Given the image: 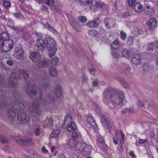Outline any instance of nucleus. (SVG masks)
Returning a JSON list of instances; mask_svg holds the SVG:
<instances>
[{"instance_id": "58836bf2", "label": "nucleus", "mask_w": 158, "mask_h": 158, "mask_svg": "<svg viewBox=\"0 0 158 158\" xmlns=\"http://www.w3.org/2000/svg\"><path fill=\"white\" fill-rule=\"evenodd\" d=\"M46 5L50 6H53L54 5V1H42Z\"/></svg>"}, {"instance_id": "bf43d9fd", "label": "nucleus", "mask_w": 158, "mask_h": 158, "mask_svg": "<svg viewBox=\"0 0 158 158\" xmlns=\"http://www.w3.org/2000/svg\"><path fill=\"white\" fill-rule=\"evenodd\" d=\"M143 68L144 70L147 71H149V67L148 64H145L143 65Z\"/></svg>"}, {"instance_id": "2eb2a0df", "label": "nucleus", "mask_w": 158, "mask_h": 158, "mask_svg": "<svg viewBox=\"0 0 158 158\" xmlns=\"http://www.w3.org/2000/svg\"><path fill=\"white\" fill-rule=\"evenodd\" d=\"M105 26L107 29L113 28L115 26V21L112 18H107L104 21Z\"/></svg>"}, {"instance_id": "5fc2aeb1", "label": "nucleus", "mask_w": 158, "mask_h": 158, "mask_svg": "<svg viewBox=\"0 0 158 158\" xmlns=\"http://www.w3.org/2000/svg\"><path fill=\"white\" fill-rule=\"evenodd\" d=\"M33 158H42V157L36 152L33 153Z\"/></svg>"}, {"instance_id": "bb28decb", "label": "nucleus", "mask_w": 158, "mask_h": 158, "mask_svg": "<svg viewBox=\"0 0 158 158\" xmlns=\"http://www.w3.org/2000/svg\"><path fill=\"white\" fill-rule=\"evenodd\" d=\"M55 100V98L52 94H48L45 97V101L49 103H53Z\"/></svg>"}, {"instance_id": "c756f323", "label": "nucleus", "mask_w": 158, "mask_h": 158, "mask_svg": "<svg viewBox=\"0 0 158 158\" xmlns=\"http://www.w3.org/2000/svg\"><path fill=\"white\" fill-rule=\"evenodd\" d=\"M48 49H49L48 55L50 57H52L54 56L57 50V48L55 47Z\"/></svg>"}, {"instance_id": "680f3d73", "label": "nucleus", "mask_w": 158, "mask_h": 158, "mask_svg": "<svg viewBox=\"0 0 158 158\" xmlns=\"http://www.w3.org/2000/svg\"><path fill=\"white\" fill-rule=\"evenodd\" d=\"M47 120L48 121L49 125L51 126H52L53 125V120L51 118H48L47 119Z\"/></svg>"}, {"instance_id": "aec40b11", "label": "nucleus", "mask_w": 158, "mask_h": 158, "mask_svg": "<svg viewBox=\"0 0 158 158\" xmlns=\"http://www.w3.org/2000/svg\"><path fill=\"white\" fill-rule=\"evenodd\" d=\"M100 116L101 118V122L104 125L105 127L108 129L110 133V129H111V126L108 125L106 117L104 115H101Z\"/></svg>"}, {"instance_id": "79ce46f5", "label": "nucleus", "mask_w": 158, "mask_h": 158, "mask_svg": "<svg viewBox=\"0 0 158 158\" xmlns=\"http://www.w3.org/2000/svg\"><path fill=\"white\" fill-rule=\"evenodd\" d=\"M50 87V85L48 82H43L42 85V88L45 89H47L49 88Z\"/></svg>"}, {"instance_id": "393cba45", "label": "nucleus", "mask_w": 158, "mask_h": 158, "mask_svg": "<svg viewBox=\"0 0 158 158\" xmlns=\"http://www.w3.org/2000/svg\"><path fill=\"white\" fill-rule=\"evenodd\" d=\"M120 134L121 136L122 140V141L121 140L120 135L119 134L118 131L117 130L115 131V136L116 138L121 143L122 141L123 142L124 141L125 136L123 132L122 131H120Z\"/></svg>"}, {"instance_id": "6ab92c4d", "label": "nucleus", "mask_w": 158, "mask_h": 158, "mask_svg": "<svg viewBox=\"0 0 158 158\" xmlns=\"http://www.w3.org/2000/svg\"><path fill=\"white\" fill-rule=\"evenodd\" d=\"M146 24L150 29L154 28L157 26V21L154 18H151L146 22Z\"/></svg>"}, {"instance_id": "9d476101", "label": "nucleus", "mask_w": 158, "mask_h": 158, "mask_svg": "<svg viewBox=\"0 0 158 158\" xmlns=\"http://www.w3.org/2000/svg\"><path fill=\"white\" fill-rule=\"evenodd\" d=\"M17 143L21 146L25 145L32 146L34 145V143L31 139L29 138H17L16 139Z\"/></svg>"}, {"instance_id": "c03bdc74", "label": "nucleus", "mask_w": 158, "mask_h": 158, "mask_svg": "<svg viewBox=\"0 0 158 158\" xmlns=\"http://www.w3.org/2000/svg\"><path fill=\"white\" fill-rule=\"evenodd\" d=\"M121 84L123 87L129 89L130 88V85L129 84L125 81L122 82V84Z\"/></svg>"}, {"instance_id": "f704fd0d", "label": "nucleus", "mask_w": 158, "mask_h": 158, "mask_svg": "<svg viewBox=\"0 0 158 158\" xmlns=\"http://www.w3.org/2000/svg\"><path fill=\"white\" fill-rule=\"evenodd\" d=\"M122 54L123 56L126 57L127 59L130 57V52L128 50L126 49L123 50L122 52Z\"/></svg>"}, {"instance_id": "0e129e2a", "label": "nucleus", "mask_w": 158, "mask_h": 158, "mask_svg": "<svg viewBox=\"0 0 158 158\" xmlns=\"http://www.w3.org/2000/svg\"><path fill=\"white\" fill-rule=\"evenodd\" d=\"M130 14L128 12H126L125 13H124L123 15V17L124 18H126L128 16H130Z\"/></svg>"}, {"instance_id": "de8ad7c7", "label": "nucleus", "mask_w": 158, "mask_h": 158, "mask_svg": "<svg viewBox=\"0 0 158 158\" xmlns=\"http://www.w3.org/2000/svg\"><path fill=\"white\" fill-rule=\"evenodd\" d=\"M120 34L121 35V38L123 40L126 39L127 35L126 33L123 31H120Z\"/></svg>"}, {"instance_id": "6e6552de", "label": "nucleus", "mask_w": 158, "mask_h": 158, "mask_svg": "<svg viewBox=\"0 0 158 158\" xmlns=\"http://www.w3.org/2000/svg\"><path fill=\"white\" fill-rule=\"evenodd\" d=\"M37 88L36 85L33 86V87L30 86L28 87L27 90V94L30 96H36V99L38 100L39 99L38 98H37V96L39 97V99L41 98V93L40 92L37 93L36 89Z\"/></svg>"}, {"instance_id": "72a5a7b5", "label": "nucleus", "mask_w": 158, "mask_h": 158, "mask_svg": "<svg viewBox=\"0 0 158 158\" xmlns=\"http://www.w3.org/2000/svg\"><path fill=\"white\" fill-rule=\"evenodd\" d=\"M119 47L118 41L117 40H115L112 43L111 46L112 49L113 50L118 48Z\"/></svg>"}, {"instance_id": "412c9836", "label": "nucleus", "mask_w": 158, "mask_h": 158, "mask_svg": "<svg viewBox=\"0 0 158 158\" xmlns=\"http://www.w3.org/2000/svg\"><path fill=\"white\" fill-rule=\"evenodd\" d=\"M131 60L135 64L139 65L141 61V57L138 54H134L131 58Z\"/></svg>"}, {"instance_id": "69168bd1", "label": "nucleus", "mask_w": 158, "mask_h": 158, "mask_svg": "<svg viewBox=\"0 0 158 158\" xmlns=\"http://www.w3.org/2000/svg\"><path fill=\"white\" fill-rule=\"evenodd\" d=\"M116 80L120 82L121 84H122V82L124 81L125 80H123L120 77H117L116 78Z\"/></svg>"}, {"instance_id": "ddd939ff", "label": "nucleus", "mask_w": 158, "mask_h": 158, "mask_svg": "<svg viewBox=\"0 0 158 158\" xmlns=\"http://www.w3.org/2000/svg\"><path fill=\"white\" fill-rule=\"evenodd\" d=\"M17 118L19 120L24 123H27L30 119V117L28 115L22 111L18 113Z\"/></svg>"}, {"instance_id": "a18cd8bd", "label": "nucleus", "mask_w": 158, "mask_h": 158, "mask_svg": "<svg viewBox=\"0 0 158 158\" xmlns=\"http://www.w3.org/2000/svg\"><path fill=\"white\" fill-rule=\"evenodd\" d=\"M136 1H127V4L129 6L133 7Z\"/></svg>"}, {"instance_id": "09e8293b", "label": "nucleus", "mask_w": 158, "mask_h": 158, "mask_svg": "<svg viewBox=\"0 0 158 158\" xmlns=\"http://www.w3.org/2000/svg\"><path fill=\"white\" fill-rule=\"evenodd\" d=\"M113 57L116 59H118L120 56V55L114 52H113L111 53Z\"/></svg>"}, {"instance_id": "7c9ffc66", "label": "nucleus", "mask_w": 158, "mask_h": 158, "mask_svg": "<svg viewBox=\"0 0 158 158\" xmlns=\"http://www.w3.org/2000/svg\"><path fill=\"white\" fill-rule=\"evenodd\" d=\"M89 34L92 37H98L99 35L98 32L95 30H92L88 32Z\"/></svg>"}, {"instance_id": "0eeeda50", "label": "nucleus", "mask_w": 158, "mask_h": 158, "mask_svg": "<svg viewBox=\"0 0 158 158\" xmlns=\"http://www.w3.org/2000/svg\"><path fill=\"white\" fill-rule=\"evenodd\" d=\"M35 34L37 38V46L39 49V50L42 52L44 51V47L43 45L44 40L42 39L43 37V34L38 32H35Z\"/></svg>"}, {"instance_id": "f3484780", "label": "nucleus", "mask_w": 158, "mask_h": 158, "mask_svg": "<svg viewBox=\"0 0 158 158\" xmlns=\"http://www.w3.org/2000/svg\"><path fill=\"white\" fill-rule=\"evenodd\" d=\"M40 57L39 52H36L31 53L29 57L33 62L36 63L40 60Z\"/></svg>"}, {"instance_id": "37998d69", "label": "nucleus", "mask_w": 158, "mask_h": 158, "mask_svg": "<svg viewBox=\"0 0 158 158\" xmlns=\"http://www.w3.org/2000/svg\"><path fill=\"white\" fill-rule=\"evenodd\" d=\"M3 3L4 6L6 8L10 7L11 6L10 2L8 1H3Z\"/></svg>"}, {"instance_id": "e433bc0d", "label": "nucleus", "mask_w": 158, "mask_h": 158, "mask_svg": "<svg viewBox=\"0 0 158 158\" xmlns=\"http://www.w3.org/2000/svg\"><path fill=\"white\" fill-rule=\"evenodd\" d=\"M20 34H21V37L27 40L29 39L31 36V35L28 33L21 32L19 34L20 35Z\"/></svg>"}, {"instance_id": "39448f33", "label": "nucleus", "mask_w": 158, "mask_h": 158, "mask_svg": "<svg viewBox=\"0 0 158 158\" xmlns=\"http://www.w3.org/2000/svg\"><path fill=\"white\" fill-rule=\"evenodd\" d=\"M14 43L12 40L3 42L0 41V50L5 52H8L13 48Z\"/></svg>"}, {"instance_id": "c9c22d12", "label": "nucleus", "mask_w": 158, "mask_h": 158, "mask_svg": "<svg viewBox=\"0 0 158 158\" xmlns=\"http://www.w3.org/2000/svg\"><path fill=\"white\" fill-rule=\"evenodd\" d=\"M19 71L23 76L24 79H26L28 78L29 75L26 71L21 69H19Z\"/></svg>"}, {"instance_id": "13d9d810", "label": "nucleus", "mask_w": 158, "mask_h": 158, "mask_svg": "<svg viewBox=\"0 0 158 158\" xmlns=\"http://www.w3.org/2000/svg\"><path fill=\"white\" fill-rule=\"evenodd\" d=\"M40 129L39 128H37L35 130V134L37 136H38L40 135Z\"/></svg>"}, {"instance_id": "864d4df0", "label": "nucleus", "mask_w": 158, "mask_h": 158, "mask_svg": "<svg viewBox=\"0 0 158 158\" xmlns=\"http://www.w3.org/2000/svg\"><path fill=\"white\" fill-rule=\"evenodd\" d=\"M99 145L101 147H102L104 148L106 150L108 149V147L107 146L105 143L104 142H101L100 143Z\"/></svg>"}, {"instance_id": "a878e982", "label": "nucleus", "mask_w": 158, "mask_h": 158, "mask_svg": "<svg viewBox=\"0 0 158 158\" xmlns=\"http://www.w3.org/2000/svg\"><path fill=\"white\" fill-rule=\"evenodd\" d=\"M9 40L8 35L6 32H3L0 34V41H6Z\"/></svg>"}, {"instance_id": "c85d7f7f", "label": "nucleus", "mask_w": 158, "mask_h": 158, "mask_svg": "<svg viewBox=\"0 0 158 158\" xmlns=\"http://www.w3.org/2000/svg\"><path fill=\"white\" fill-rule=\"evenodd\" d=\"M62 89L60 85H57L56 87V94L57 97H60L62 95Z\"/></svg>"}, {"instance_id": "473e14b6", "label": "nucleus", "mask_w": 158, "mask_h": 158, "mask_svg": "<svg viewBox=\"0 0 158 158\" xmlns=\"http://www.w3.org/2000/svg\"><path fill=\"white\" fill-rule=\"evenodd\" d=\"M49 72L50 75L52 77L56 76V71L55 68L51 67L49 70Z\"/></svg>"}, {"instance_id": "423d86ee", "label": "nucleus", "mask_w": 158, "mask_h": 158, "mask_svg": "<svg viewBox=\"0 0 158 158\" xmlns=\"http://www.w3.org/2000/svg\"><path fill=\"white\" fill-rule=\"evenodd\" d=\"M12 94L15 96L16 100H18L19 98V94L18 91L15 90L13 91L12 92ZM11 106L12 108L16 110L23 109L24 107L23 103L18 100L15 101L14 104L13 105Z\"/></svg>"}, {"instance_id": "a19ab883", "label": "nucleus", "mask_w": 158, "mask_h": 158, "mask_svg": "<svg viewBox=\"0 0 158 158\" xmlns=\"http://www.w3.org/2000/svg\"><path fill=\"white\" fill-rule=\"evenodd\" d=\"M77 19L80 22L82 23L85 22L87 20V19L86 16H80L78 17Z\"/></svg>"}, {"instance_id": "dca6fc26", "label": "nucleus", "mask_w": 158, "mask_h": 158, "mask_svg": "<svg viewBox=\"0 0 158 158\" xmlns=\"http://www.w3.org/2000/svg\"><path fill=\"white\" fill-rule=\"evenodd\" d=\"M82 143V146L84 147L83 148L81 151V154L83 155H86L90 153L91 152V148L90 146L88 145H86L84 143Z\"/></svg>"}, {"instance_id": "a211bd4d", "label": "nucleus", "mask_w": 158, "mask_h": 158, "mask_svg": "<svg viewBox=\"0 0 158 158\" xmlns=\"http://www.w3.org/2000/svg\"><path fill=\"white\" fill-rule=\"evenodd\" d=\"M100 22L99 19H97L88 21L87 22V25L90 28L96 27L98 25Z\"/></svg>"}, {"instance_id": "9b49d317", "label": "nucleus", "mask_w": 158, "mask_h": 158, "mask_svg": "<svg viewBox=\"0 0 158 158\" xmlns=\"http://www.w3.org/2000/svg\"><path fill=\"white\" fill-rule=\"evenodd\" d=\"M20 77V76L18 73L13 72L11 73L10 75V78L9 80V85L12 86H15V84L14 81L19 79Z\"/></svg>"}, {"instance_id": "f257e3e1", "label": "nucleus", "mask_w": 158, "mask_h": 158, "mask_svg": "<svg viewBox=\"0 0 158 158\" xmlns=\"http://www.w3.org/2000/svg\"><path fill=\"white\" fill-rule=\"evenodd\" d=\"M103 95L107 98L110 99V103L113 106L111 108H117L123 103L125 99V96L124 93L119 91L114 93V90L112 88L106 89Z\"/></svg>"}, {"instance_id": "ea45409f", "label": "nucleus", "mask_w": 158, "mask_h": 158, "mask_svg": "<svg viewBox=\"0 0 158 158\" xmlns=\"http://www.w3.org/2000/svg\"><path fill=\"white\" fill-rule=\"evenodd\" d=\"M156 47L155 44V43H151L148 44V50L152 51L154 48Z\"/></svg>"}, {"instance_id": "3c124183", "label": "nucleus", "mask_w": 158, "mask_h": 158, "mask_svg": "<svg viewBox=\"0 0 158 158\" xmlns=\"http://www.w3.org/2000/svg\"><path fill=\"white\" fill-rule=\"evenodd\" d=\"M0 141L2 143H6L8 142V139H5L0 136Z\"/></svg>"}, {"instance_id": "cd10ccee", "label": "nucleus", "mask_w": 158, "mask_h": 158, "mask_svg": "<svg viewBox=\"0 0 158 158\" xmlns=\"http://www.w3.org/2000/svg\"><path fill=\"white\" fill-rule=\"evenodd\" d=\"M133 7L135 10L138 12H140L143 10L142 5L140 3L138 2H135L134 4Z\"/></svg>"}, {"instance_id": "f03ea898", "label": "nucleus", "mask_w": 158, "mask_h": 158, "mask_svg": "<svg viewBox=\"0 0 158 158\" xmlns=\"http://www.w3.org/2000/svg\"><path fill=\"white\" fill-rule=\"evenodd\" d=\"M62 127L64 128H66L69 131H74L77 130V127L73 121L72 117L70 114H68L65 116Z\"/></svg>"}, {"instance_id": "6e6d98bb", "label": "nucleus", "mask_w": 158, "mask_h": 158, "mask_svg": "<svg viewBox=\"0 0 158 158\" xmlns=\"http://www.w3.org/2000/svg\"><path fill=\"white\" fill-rule=\"evenodd\" d=\"M6 62V64L10 66H12L14 64V62L11 60H7Z\"/></svg>"}, {"instance_id": "7ed1b4c3", "label": "nucleus", "mask_w": 158, "mask_h": 158, "mask_svg": "<svg viewBox=\"0 0 158 158\" xmlns=\"http://www.w3.org/2000/svg\"><path fill=\"white\" fill-rule=\"evenodd\" d=\"M29 111L31 114H33V116L35 117L36 121H38L41 115V110L40 104L37 102H34L32 106L29 108Z\"/></svg>"}, {"instance_id": "774afa93", "label": "nucleus", "mask_w": 158, "mask_h": 158, "mask_svg": "<svg viewBox=\"0 0 158 158\" xmlns=\"http://www.w3.org/2000/svg\"><path fill=\"white\" fill-rule=\"evenodd\" d=\"M41 150H42V152L44 153H46L48 152V150L45 148V147L44 146L42 148Z\"/></svg>"}, {"instance_id": "f8f14e48", "label": "nucleus", "mask_w": 158, "mask_h": 158, "mask_svg": "<svg viewBox=\"0 0 158 158\" xmlns=\"http://www.w3.org/2000/svg\"><path fill=\"white\" fill-rule=\"evenodd\" d=\"M68 145L70 148H73L74 150L76 151L79 150L81 149V146H82V143H77L75 140L71 139L69 141Z\"/></svg>"}, {"instance_id": "8fccbe9b", "label": "nucleus", "mask_w": 158, "mask_h": 158, "mask_svg": "<svg viewBox=\"0 0 158 158\" xmlns=\"http://www.w3.org/2000/svg\"><path fill=\"white\" fill-rule=\"evenodd\" d=\"M75 132H73L72 134V137L73 139H76L77 138L79 135V133L78 132H77L76 131Z\"/></svg>"}, {"instance_id": "603ef678", "label": "nucleus", "mask_w": 158, "mask_h": 158, "mask_svg": "<svg viewBox=\"0 0 158 158\" xmlns=\"http://www.w3.org/2000/svg\"><path fill=\"white\" fill-rule=\"evenodd\" d=\"M46 27L48 29V30L50 31H52L54 28V27L51 26L48 23H47L46 24Z\"/></svg>"}, {"instance_id": "052dcab7", "label": "nucleus", "mask_w": 158, "mask_h": 158, "mask_svg": "<svg viewBox=\"0 0 158 158\" xmlns=\"http://www.w3.org/2000/svg\"><path fill=\"white\" fill-rule=\"evenodd\" d=\"M126 110L127 111V112L129 113H132L134 112V110L133 108H126Z\"/></svg>"}, {"instance_id": "e2e57ef3", "label": "nucleus", "mask_w": 158, "mask_h": 158, "mask_svg": "<svg viewBox=\"0 0 158 158\" xmlns=\"http://www.w3.org/2000/svg\"><path fill=\"white\" fill-rule=\"evenodd\" d=\"M14 16L17 18L19 19L22 15L19 13H15L14 14Z\"/></svg>"}, {"instance_id": "4468645a", "label": "nucleus", "mask_w": 158, "mask_h": 158, "mask_svg": "<svg viewBox=\"0 0 158 158\" xmlns=\"http://www.w3.org/2000/svg\"><path fill=\"white\" fill-rule=\"evenodd\" d=\"M23 53V51L21 48H15L14 55L17 59L22 60L24 57Z\"/></svg>"}, {"instance_id": "2f4dec72", "label": "nucleus", "mask_w": 158, "mask_h": 158, "mask_svg": "<svg viewBox=\"0 0 158 158\" xmlns=\"http://www.w3.org/2000/svg\"><path fill=\"white\" fill-rule=\"evenodd\" d=\"M60 131L58 130H54L51 133L50 137L51 138H57L59 135Z\"/></svg>"}, {"instance_id": "4d7b16f0", "label": "nucleus", "mask_w": 158, "mask_h": 158, "mask_svg": "<svg viewBox=\"0 0 158 158\" xmlns=\"http://www.w3.org/2000/svg\"><path fill=\"white\" fill-rule=\"evenodd\" d=\"M144 105V102L143 101H139L137 103V105L139 107H143Z\"/></svg>"}, {"instance_id": "338daca9", "label": "nucleus", "mask_w": 158, "mask_h": 158, "mask_svg": "<svg viewBox=\"0 0 158 158\" xmlns=\"http://www.w3.org/2000/svg\"><path fill=\"white\" fill-rule=\"evenodd\" d=\"M147 140L146 139H139V143L141 144H143L147 142Z\"/></svg>"}, {"instance_id": "20e7f679", "label": "nucleus", "mask_w": 158, "mask_h": 158, "mask_svg": "<svg viewBox=\"0 0 158 158\" xmlns=\"http://www.w3.org/2000/svg\"><path fill=\"white\" fill-rule=\"evenodd\" d=\"M80 5L84 6L91 4V9L96 10L97 9L101 8L105 5L104 3L101 1H79Z\"/></svg>"}, {"instance_id": "5701e85b", "label": "nucleus", "mask_w": 158, "mask_h": 158, "mask_svg": "<svg viewBox=\"0 0 158 158\" xmlns=\"http://www.w3.org/2000/svg\"><path fill=\"white\" fill-rule=\"evenodd\" d=\"M7 114L9 120L13 121L16 116V114L15 110H12L11 109H9L7 111Z\"/></svg>"}, {"instance_id": "b1692460", "label": "nucleus", "mask_w": 158, "mask_h": 158, "mask_svg": "<svg viewBox=\"0 0 158 158\" xmlns=\"http://www.w3.org/2000/svg\"><path fill=\"white\" fill-rule=\"evenodd\" d=\"M154 10L150 6H146V8L145 10V14L148 17H150L153 15L154 12Z\"/></svg>"}, {"instance_id": "4c0bfd02", "label": "nucleus", "mask_w": 158, "mask_h": 158, "mask_svg": "<svg viewBox=\"0 0 158 158\" xmlns=\"http://www.w3.org/2000/svg\"><path fill=\"white\" fill-rule=\"evenodd\" d=\"M87 120L89 123L93 127L96 126V123L93 118L89 117L87 118Z\"/></svg>"}, {"instance_id": "1a4fd4ad", "label": "nucleus", "mask_w": 158, "mask_h": 158, "mask_svg": "<svg viewBox=\"0 0 158 158\" xmlns=\"http://www.w3.org/2000/svg\"><path fill=\"white\" fill-rule=\"evenodd\" d=\"M43 45L48 49L55 47L56 43L55 40L51 37H47L43 41Z\"/></svg>"}, {"instance_id": "49530a36", "label": "nucleus", "mask_w": 158, "mask_h": 158, "mask_svg": "<svg viewBox=\"0 0 158 158\" xmlns=\"http://www.w3.org/2000/svg\"><path fill=\"white\" fill-rule=\"evenodd\" d=\"M58 58L57 57H55L51 61L52 64L53 65H56L57 64L58 61Z\"/></svg>"}, {"instance_id": "4be33fe9", "label": "nucleus", "mask_w": 158, "mask_h": 158, "mask_svg": "<svg viewBox=\"0 0 158 158\" xmlns=\"http://www.w3.org/2000/svg\"><path fill=\"white\" fill-rule=\"evenodd\" d=\"M38 62L37 66L39 68H46L49 66L48 61L46 59H43Z\"/></svg>"}]
</instances>
